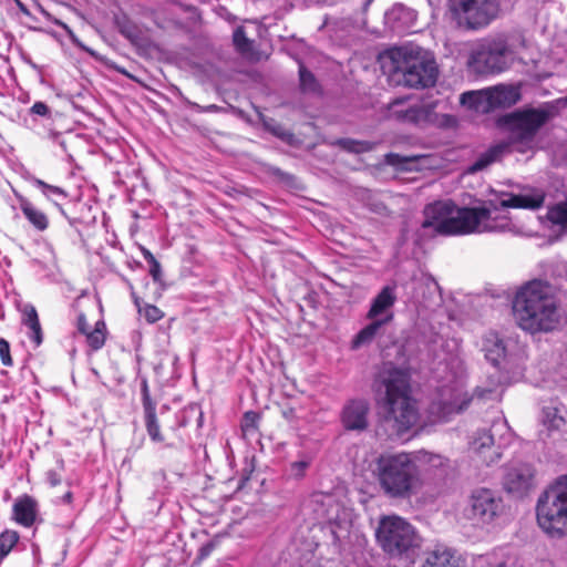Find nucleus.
<instances>
[{"label": "nucleus", "instance_id": "f8f14e48", "mask_svg": "<svg viewBox=\"0 0 567 567\" xmlns=\"http://www.w3.org/2000/svg\"><path fill=\"white\" fill-rule=\"evenodd\" d=\"M519 99L520 92L517 87L498 85L482 92H465L462 94L461 102L477 111L487 113L496 109L511 107Z\"/></svg>", "mask_w": 567, "mask_h": 567}, {"label": "nucleus", "instance_id": "f704fd0d", "mask_svg": "<svg viewBox=\"0 0 567 567\" xmlns=\"http://www.w3.org/2000/svg\"><path fill=\"white\" fill-rule=\"evenodd\" d=\"M19 539L20 535L17 530L6 529L0 534V563L9 555Z\"/></svg>", "mask_w": 567, "mask_h": 567}, {"label": "nucleus", "instance_id": "c85d7f7f", "mask_svg": "<svg viewBox=\"0 0 567 567\" xmlns=\"http://www.w3.org/2000/svg\"><path fill=\"white\" fill-rule=\"evenodd\" d=\"M361 202L363 206L373 214L383 217L390 216L391 214L390 209L383 203L381 197L371 190L365 189L361 193Z\"/></svg>", "mask_w": 567, "mask_h": 567}, {"label": "nucleus", "instance_id": "2eb2a0df", "mask_svg": "<svg viewBox=\"0 0 567 567\" xmlns=\"http://www.w3.org/2000/svg\"><path fill=\"white\" fill-rule=\"evenodd\" d=\"M506 427L505 423H494L489 430L478 431L472 441V450L487 465L495 463L501 458L498 446H495L494 432Z\"/></svg>", "mask_w": 567, "mask_h": 567}, {"label": "nucleus", "instance_id": "a18cd8bd", "mask_svg": "<svg viewBox=\"0 0 567 567\" xmlns=\"http://www.w3.org/2000/svg\"><path fill=\"white\" fill-rule=\"evenodd\" d=\"M144 316L148 322L154 323L163 318V312L156 306L147 305Z\"/></svg>", "mask_w": 567, "mask_h": 567}, {"label": "nucleus", "instance_id": "8fccbe9b", "mask_svg": "<svg viewBox=\"0 0 567 567\" xmlns=\"http://www.w3.org/2000/svg\"><path fill=\"white\" fill-rule=\"evenodd\" d=\"M45 478H47V482L52 487H55V486L60 485L61 482H62L61 475L56 471H54V470L48 471L47 474H45Z\"/></svg>", "mask_w": 567, "mask_h": 567}, {"label": "nucleus", "instance_id": "393cba45", "mask_svg": "<svg viewBox=\"0 0 567 567\" xmlns=\"http://www.w3.org/2000/svg\"><path fill=\"white\" fill-rule=\"evenodd\" d=\"M371 322L363 327L352 339L351 349L358 350L371 344L383 333L384 327L391 322V316L381 319H369Z\"/></svg>", "mask_w": 567, "mask_h": 567}, {"label": "nucleus", "instance_id": "603ef678", "mask_svg": "<svg viewBox=\"0 0 567 567\" xmlns=\"http://www.w3.org/2000/svg\"><path fill=\"white\" fill-rule=\"evenodd\" d=\"M49 136L53 140V141H56L59 143V145L65 150V142L63 140H61V135L60 133H56V132H50Z\"/></svg>", "mask_w": 567, "mask_h": 567}, {"label": "nucleus", "instance_id": "412c9836", "mask_svg": "<svg viewBox=\"0 0 567 567\" xmlns=\"http://www.w3.org/2000/svg\"><path fill=\"white\" fill-rule=\"evenodd\" d=\"M390 111L395 118L414 124L427 121L432 113L430 106L423 104L405 105L402 100H395L391 104Z\"/></svg>", "mask_w": 567, "mask_h": 567}, {"label": "nucleus", "instance_id": "9b49d317", "mask_svg": "<svg viewBox=\"0 0 567 567\" xmlns=\"http://www.w3.org/2000/svg\"><path fill=\"white\" fill-rule=\"evenodd\" d=\"M449 10L460 29L476 31L487 27L499 11L498 0H449Z\"/></svg>", "mask_w": 567, "mask_h": 567}, {"label": "nucleus", "instance_id": "58836bf2", "mask_svg": "<svg viewBox=\"0 0 567 567\" xmlns=\"http://www.w3.org/2000/svg\"><path fill=\"white\" fill-rule=\"evenodd\" d=\"M260 414L255 411H247L241 420V430L245 435H255L258 432Z\"/></svg>", "mask_w": 567, "mask_h": 567}, {"label": "nucleus", "instance_id": "bb28decb", "mask_svg": "<svg viewBox=\"0 0 567 567\" xmlns=\"http://www.w3.org/2000/svg\"><path fill=\"white\" fill-rule=\"evenodd\" d=\"M19 207L25 219L38 231H44L49 227V218L44 212L37 208L27 197L17 195Z\"/></svg>", "mask_w": 567, "mask_h": 567}, {"label": "nucleus", "instance_id": "f3484780", "mask_svg": "<svg viewBox=\"0 0 567 567\" xmlns=\"http://www.w3.org/2000/svg\"><path fill=\"white\" fill-rule=\"evenodd\" d=\"M398 300L396 287L386 285L372 298L370 308L365 315L367 319H381L391 316L394 319L392 308Z\"/></svg>", "mask_w": 567, "mask_h": 567}, {"label": "nucleus", "instance_id": "dca6fc26", "mask_svg": "<svg viewBox=\"0 0 567 567\" xmlns=\"http://www.w3.org/2000/svg\"><path fill=\"white\" fill-rule=\"evenodd\" d=\"M472 402V396L458 388L444 389L436 403L437 412L443 417L465 411ZM435 404H433V408Z\"/></svg>", "mask_w": 567, "mask_h": 567}, {"label": "nucleus", "instance_id": "09e8293b", "mask_svg": "<svg viewBox=\"0 0 567 567\" xmlns=\"http://www.w3.org/2000/svg\"><path fill=\"white\" fill-rule=\"evenodd\" d=\"M54 24L60 27L62 30L65 31V33L68 34L69 39L72 41V43L79 45L78 38L75 37L74 32L72 31V29L66 23H64L61 20L55 19L54 20Z\"/></svg>", "mask_w": 567, "mask_h": 567}, {"label": "nucleus", "instance_id": "72a5a7b5", "mask_svg": "<svg viewBox=\"0 0 567 567\" xmlns=\"http://www.w3.org/2000/svg\"><path fill=\"white\" fill-rule=\"evenodd\" d=\"M86 342L93 351L100 350L105 343V323L97 321L93 330L85 334Z\"/></svg>", "mask_w": 567, "mask_h": 567}, {"label": "nucleus", "instance_id": "6e6552de", "mask_svg": "<svg viewBox=\"0 0 567 567\" xmlns=\"http://www.w3.org/2000/svg\"><path fill=\"white\" fill-rule=\"evenodd\" d=\"M515 50L512 37L505 33L483 39L472 54L478 72L501 73L514 62Z\"/></svg>", "mask_w": 567, "mask_h": 567}, {"label": "nucleus", "instance_id": "c03bdc74", "mask_svg": "<svg viewBox=\"0 0 567 567\" xmlns=\"http://www.w3.org/2000/svg\"><path fill=\"white\" fill-rule=\"evenodd\" d=\"M0 359L3 365L11 367L13 364L11 354H10V344L9 342L0 338Z\"/></svg>", "mask_w": 567, "mask_h": 567}, {"label": "nucleus", "instance_id": "f257e3e1", "mask_svg": "<svg viewBox=\"0 0 567 567\" xmlns=\"http://www.w3.org/2000/svg\"><path fill=\"white\" fill-rule=\"evenodd\" d=\"M543 203V195L511 193L478 207H457L452 200H439L425 206L422 228L445 236L511 231L514 226L506 208L537 209Z\"/></svg>", "mask_w": 567, "mask_h": 567}, {"label": "nucleus", "instance_id": "a211bd4d", "mask_svg": "<svg viewBox=\"0 0 567 567\" xmlns=\"http://www.w3.org/2000/svg\"><path fill=\"white\" fill-rule=\"evenodd\" d=\"M416 19V11L402 3L394 4L384 14L385 24L398 34L410 32L414 28Z\"/></svg>", "mask_w": 567, "mask_h": 567}, {"label": "nucleus", "instance_id": "c9c22d12", "mask_svg": "<svg viewBox=\"0 0 567 567\" xmlns=\"http://www.w3.org/2000/svg\"><path fill=\"white\" fill-rule=\"evenodd\" d=\"M312 456L307 453H300L299 460L292 462L289 467V475L296 480L305 477L307 470L312 463Z\"/></svg>", "mask_w": 567, "mask_h": 567}, {"label": "nucleus", "instance_id": "79ce46f5", "mask_svg": "<svg viewBox=\"0 0 567 567\" xmlns=\"http://www.w3.org/2000/svg\"><path fill=\"white\" fill-rule=\"evenodd\" d=\"M141 394L143 410L156 408L155 402L151 398L148 381L145 377L141 378Z\"/></svg>", "mask_w": 567, "mask_h": 567}, {"label": "nucleus", "instance_id": "3c124183", "mask_svg": "<svg viewBox=\"0 0 567 567\" xmlns=\"http://www.w3.org/2000/svg\"><path fill=\"white\" fill-rule=\"evenodd\" d=\"M141 252L143 255V258L145 259V261L147 264H150L151 261L156 260L155 256L147 248L141 247Z\"/></svg>", "mask_w": 567, "mask_h": 567}, {"label": "nucleus", "instance_id": "c756f323", "mask_svg": "<svg viewBox=\"0 0 567 567\" xmlns=\"http://www.w3.org/2000/svg\"><path fill=\"white\" fill-rule=\"evenodd\" d=\"M144 421L150 439L155 443L164 442V436L161 433V426L156 415V408L144 410Z\"/></svg>", "mask_w": 567, "mask_h": 567}, {"label": "nucleus", "instance_id": "39448f33", "mask_svg": "<svg viewBox=\"0 0 567 567\" xmlns=\"http://www.w3.org/2000/svg\"><path fill=\"white\" fill-rule=\"evenodd\" d=\"M383 68L396 84L410 89H429L435 85L439 66L433 54L419 45L408 44L386 51Z\"/></svg>", "mask_w": 567, "mask_h": 567}, {"label": "nucleus", "instance_id": "aec40b11", "mask_svg": "<svg viewBox=\"0 0 567 567\" xmlns=\"http://www.w3.org/2000/svg\"><path fill=\"white\" fill-rule=\"evenodd\" d=\"M39 514L37 499L28 494L16 498L12 505V519L23 527H31Z\"/></svg>", "mask_w": 567, "mask_h": 567}, {"label": "nucleus", "instance_id": "2f4dec72", "mask_svg": "<svg viewBox=\"0 0 567 567\" xmlns=\"http://www.w3.org/2000/svg\"><path fill=\"white\" fill-rule=\"evenodd\" d=\"M299 82L300 90L303 93H317L320 91V84L312 72H310L303 64L299 65Z\"/></svg>", "mask_w": 567, "mask_h": 567}, {"label": "nucleus", "instance_id": "6ab92c4d", "mask_svg": "<svg viewBox=\"0 0 567 567\" xmlns=\"http://www.w3.org/2000/svg\"><path fill=\"white\" fill-rule=\"evenodd\" d=\"M27 181L32 186L38 188L41 192V194L43 195V197L48 202L52 203L59 209V212L68 219V221L71 226L76 225L78 219L71 218L70 216H68V214L65 213V210L62 207L63 202H65L69 197V194L64 188H62L60 186L48 184L47 182H44L33 175L29 176L27 178Z\"/></svg>", "mask_w": 567, "mask_h": 567}, {"label": "nucleus", "instance_id": "6e6d98bb", "mask_svg": "<svg viewBox=\"0 0 567 567\" xmlns=\"http://www.w3.org/2000/svg\"><path fill=\"white\" fill-rule=\"evenodd\" d=\"M216 110H217V105H215V104L208 105L206 107V111H216Z\"/></svg>", "mask_w": 567, "mask_h": 567}, {"label": "nucleus", "instance_id": "1a4fd4ad", "mask_svg": "<svg viewBox=\"0 0 567 567\" xmlns=\"http://www.w3.org/2000/svg\"><path fill=\"white\" fill-rule=\"evenodd\" d=\"M548 118L549 112L540 109H528L504 115L499 120V124L509 132L505 141L511 142L512 150L523 152L524 150L519 146L529 147Z\"/></svg>", "mask_w": 567, "mask_h": 567}, {"label": "nucleus", "instance_id": "5701e85b", "mask_svg": "<svg viewBox=\"0 0 567 567\" xmlns=\"http://www.w3.org/2000/svg\"><path fill=\"white\" fill-rule=\"evenodd\" d=\"M542 423L549 431L564 432L567 430V408L554 401L544 405L542 411Z\"/></svg>", "mask_w": 567, "mask_h": 567}, {"label": "nucleus", "instance_id": "5fc2aeb1", "mask_svg": "<svg viewBox=\"0 0 567 567\" xmlns=\"http://www.w3.org/2000/svg\"><path fill=\"white\" fill-rule=\"evenodd\" d=\"M73 499V494L72 492H66L63 496H62V502L65 503V504H70Z\"/></svg>", "mask_w": 567, "mask_h": 567}, {"label": "nucleus", "instance_id": "864d4df0", "mask_svg": "<svg viewBox=\"0 0 567 567\" xmlns=\"http://www.w3.org/2000/svg\"><path fill=\"white\" fill-rule=\"evenodd\" d=\"M487 393L489 394V393H492V391H491V390L481 389V388H477V389L475 390V394H476L478 398H481V399L486 398Z\"/></svg>", "mask_w": 567, "mask_h": 567}, {"label": "nucleus", "instance_id": "7c9ffc66", "mask_svg": "<svg viewBox=\"0 0 567 567\" xmlns=\"http://www.w3.org/2000/svg\"><path fill=\"white\" fill-rule=\"evenodd\" d=\"M337 145H339L342 150L354 154L368 153L373 151L375 147L374 142L353 138H340L337 141Z\"/></svg>", "mask_w": 567, "mask_h": 567}, {"label": "nucleus", "instance_id": "7ed1b4c3", "mask_svg": "<svg viewBox=\"0 0 567 567\" xmlns=\"http://www.w3.org/2000/svg\"><path fill=\"white\" fill-rule=\"evenodd\" d=\"M513 311L518 326L530 333L553 331L560 320L556 290L542 279H533L517 290Z\"/></svg>", "mask_w": 567, "mask_h": 567}, {"label": "nucleus", "instance_id": "de8ad7c7", "mask_svg": "<svg viewBox=\"0 0 567 567\" xmlns=\"http://www.w3.org/2000/svg\"><path fill=\"white\" fill-rule=\"evenodd\" d=\"M76 329L80 333L86 334L90 330L89 323L86 321V317L83 312H79L76 317Z\"/></svg>", "mask_w": 567, "mask_h": 567}, {"label": "nucleus", "instance_id": "423d86ee", "mask_svg": "<svg viewBox=\"0 0 567 567\" xmlns=\"http://www.w3.org/2000/svg\"><path fill=\"white\" fill-rule=\"evenodd\" d=\"M536 518L547 535L561 537L567 534V475L559 477L539 495Z\"/></svg>", "mask_w": 567, "mask_h": 567}, {"label": "nucleus", "instance_id": "9d476101", "mask_svg": "<svg viewBox=\"0 0 567 567\" xmlns=\"http://www.w3.org/2000/svg\"><path fill=\"white\" fill-rule=\"evenodd\" d=\"M377 539L390 556L408 555L419 546V537L414 527L399 516L381 519L377 529Z\"/></svg>", "mask_w": 567, "mask_h": 567}, {"label": "nucleus", "instance_id": "ea45409f", "mask_svg": "<svg viewBox=\"0 0 567 567\" xmlns=\"http://www.w3.org/2000/svg\"><path fill=\"white\" fill-rule=\"evenodd\" d=\"M264 125L269 133L284 142H291L293 138V134L290 131L274 120L265 121Z\"/></svg>", "mask_w": 567, "mask_h": 567}, {"label": "nucleus", "instance_id": "f03ea898", "mask_svg": "<svg viewBox=\"0 0 567 567\" xmlns=\"http://www.w3.org/2000/svg\"><path fill=\"white\" fill-rule=\"evenodd\" d=\"M374 391L383 421L395 435H403L417 423L419 411L406 370L393 365L384 368L374 381Z\"/></svg>", "mask_w": 567, "mask_h": 567}, {"label": "nucleus", "instance_id": "37998d69", "mask_svg": "<svg viewBox=\"0 0 567 567\" xmlns=\"http://www.w3.org/2000/svg\"><path fill=\"white\" fill-rule=\"evenodd\" d=\"M148 272L156 284L164 287L162 266L157 259L148 264Z\"/></svg>", "mask_w": 567, "mask_h": 567}, {"label": "nucleus", "instance_id": "cd10ccee", "mask_svg": "<svg viewBox=\"0 0 567 567\" xmlns=\"http://www.w3.org/2000/svg\"><path fill=\"white\" fill-rule=\"evenodd\" d=\"M23 324L30 329L29 338L39 347L42 343V329L38 312L34 307L25 308L23 313Z\"/></svg>", "mask_w": 567, "mask_h": 567}, {"label": "nucleus", "instance_id": "b1692460", "mask_svg": "<svg viewBox=\"0 0 567 567\" xmlns=\"http://www.w3.org/2000/svg\"><path fill=\"white\" fill-rule=\"evenodd\" d=\"M505 489L515 495L525 494L532 485V474L527 467H512L504 476Z\"/></svg>", "mask_w": 567, "mask_h": 567}, {"label": "nucleus", "instance_id": "473e14b6", "mask_svg": "<svg viewBox=\"0 0 567 567\" xmlns=\"http://www.w3.org/2000/svg\"><path fill=\"white\" fill-rule=\"evenodd\" d=\"M233 44L238 53L247 55L252 51L254 41L246 35L245 28L239 25L233 33Z\"/></svg>", "mask_w": 567, "mask_h": 567}, {"label": "nucleus", "instance_id": "a19ab883", "mask_svg": "<svg viewBox=\"0 0 567 567\" xmlns=\"http://www.w3.org/2000/svg\"><path fill=\"white\" fill-rule=\"evenodd\" d=\"M29 115L32 117V121H35L37 116L49 120L52 117V111L47 103L37 101L29 109Z\"/></svg>", "mask_w": 567, "mask_h": 567}, {"label": "nucleus", "instance_id": "20e7f679", "mask_svg": "<svg viewBox=\"0 0 567 567\" xmlns=\"http://www.w3.org/2000/svg\"><path fill=\"white\" fill-rule=\"evenodd\" d=\"M371 466L380 492L390 499H409L423 485L420 467L410 453H382Z\"/></svg>", "mask_w": 567, "mask_h": 567}, {"label": "nucleus", "instance_id": "4468645a", "mask_svg": "<svg viewBox=\"0 0 567 567\" xmlns=\"http://www.w3.org/2000/svg\"><path fill=\"white\" fill-rule=\"evenodd\" d=\"M370 404L367 399L357 398L346 402L341 411V422L348 431H363L368 427Z\"/></svg>", "mask_w": 567, "mask_h": 567}, {"label": "nucleus", "instance_id": "4c0bfd02", "mask_svg": "<svg viewBox=\"0 0 567 567\" xmlns=\"http://www.w3.org/2000/svg\"><path fill=\"white\" fill-rule=\"evenodd\" d=\"M117 25L120 33L131 42H136L141 39L140 29L135 23H133L127 18H124L123 20H117Z\"/></svg>", "mask_w": 567, "mask_h": 567}, {"label": "nucleus", "instance_id": "a878e982", "mask_svg": "<svg viewBox=\"0 0 567 567\" xmlns=\"http://www.w3.org/2000/svg\"><path fill=\"white\" fill-rule=\"evenodd\" d=\"M423 567H462V559L455 550L445 545H435Z\"/></svg>", "mask_w": 567, "mask_h": 567}, {"label": "nucleus", "instance_id": "0eeeda50", "mask_svg": "<svg viewBox=\"0 0 567 567\" xmlns=\"http://www.w3.org/2000/svg\"><path fill=\"white\" fill-rule=\"evenodd\" d=\"M485 360L502 372H513L526 360V346L517 338L489 330L481 338Z\"/></svg>", "mask_w": 567, "mask_h": 567}, {"label": "nucleus", "instance_id": "ddd939ff", "mask_svg": "<svg viewBox=\"0 0 567 567\" xmlns=\"http://www.w3.org/2000/svg\"><path fill=\"white\" fill-rule=\"evenodd\" d=\"M503 511L502 498L488 488H477L468 497L463 509L464 517L473 525L492 523Z\"/></svg>", "mask_w": 567, "mask_h": 567}, {"label": "nucleus", "instance_id": "e433bc0d", "mask_svg": "<svg viewBox=\"0 0 567 567\" xmlns=\"http://www.w3.org/2000/svg\"><path fill=\"white\" fill-rule=\"evenodd\" d=\"M547 218L554 225L567 228V199L550 207L547 212Z\"/></svg>", "mask_w": 567, "mask_h": 567}, {"label": "nucleus", "instance_id": "4be33fe9", "mask_svg": "<svg viewBox=\"0 0 567 567\" xmlns=\"http://www.w3.org/2000/svg\"><path fill=\"white\" fill-rule=\"evenodd\" d=\"M512 152L511 142H506L505 140L501 141L481 153L475 162L467 168V172L473 174L483 171Z\"/></svg>", "mask_w": 567, "mask_h": 567}, {"label": "nucleus", "instance_id": "49530a36", "mask_svg": "<svg viewBox=\"0 0 567 567\" xmlns=\"http://www.w3.org/2000/svg\"><path fill=\"white\" fill-rule=\"evenodd\" d=\"M216 540H208L205 544H203L198 549L197 558L200 560L207 558L216 548Z\"/></svg>", "mask_w": 567, "mask_h": 567}]
</instances>
